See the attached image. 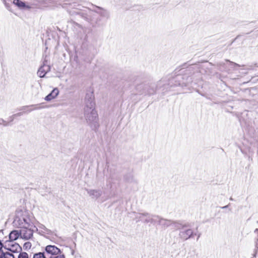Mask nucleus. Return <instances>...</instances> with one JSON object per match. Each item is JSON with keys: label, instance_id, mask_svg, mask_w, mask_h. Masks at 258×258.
<instances>
[{"label": "nucleus", "instance_id": "1", "mask_svg": "<svg viewBox=\"0 0 258 258\" xmlns=\"http://www.w3.org/2000/svg\"><path fill=\"white\" fill-rule=\"evenodd\" d=\"M95 107L93 92L87 93L85 98L84 116L87 122L93 130L97 129L99 126L98 114Z\"/></svg>", "mask_w": 258, "mask_h": 258}, {"label": "nucleus", "instance_id": "2", "mask_svg": "<svg viewBox=\"0 0 258 258\" xmlns=\"http://www.w3.org/2000/svg\"><path fill=\"white\" fill-rule=\"evenodd\" d=\"M14 223L19 228H29L33 226L30 217L26 212L21 217H17Z\"/></svg>", "mask_w": 258, "mask_h": 258}, {"label": "nucleus", "instance_id": "3", "mask_svg": "<svg viewBox=\"0 0 258 258\" xmlns=\"http://www.w3.org/2000/svg\"><path fill=\"white\" fill-rule=\"evenodd\" d=\"M158 216L151 215L148 213H138L135 216L136 222L142 221L144 223L155 224L158 219Z\"/></svg>", "mask_w": 258, "mask_h": 258}, {"label": "nucleus", "instance_id": "4", "mask_svg": "<svg viewBox=\"0 0 258 258\" xmlns=\"http://www.w3.org/2000/svg\"><path fill=\"white\" fill-rule=\"evenodd\" d=\"M170 83H173L174 82V86H187L191 82V78L189 77H188L186 80H185V78L182 77L181 75H177L176 76L175 78L172 79L170 81Z\"/></svg>", "mask_w": 258, "mask_h": 258}, {"label": "nucleus", "instance_id": "5", "mask_svg": "<svg viewBox=\"0 0 258 258\" xmlns=\"http://www.w3.org/2000/svg\"><path fill=\"white\" fill-rule=\"evenodd\" d=\"M4 248L12 252H18L21 250L19 244L14 241H6Z\"/></svg>", "mask_w": 258, "mask_h": 258}, {"label": "nucleus", "instance_id": "6", "mask_svg": "<svg viewBox=\"0 0 258 258\" xmlns=\"http://www.w3.org/2000/svg\"><path fill=\"white\" fill-rule=\"evenodd\" d=\"M196 233L194 231L188 227L187 229L183 228L181 230L179 233V237L183 240H186L192 238L194 235H196Z\"/></svg>", "mask_w": 258, "mask_h": 258}, {"label": "nucleus", "instance_id": "7", "mask_svg": "<svg viewBox=\"0 0 258 258\" xmlns=\"http://www.w3.org/2000/svg\"><path fill=\"white\" fill-rule=\"evenodd\" d=\"M165 81L166 80L165 79H162L158 82L157 85L155 84L154 83L147 84V88L146 89V93L145 94H154L156 92L157 89L158 87H160L161 85L163 83L165 82Z\"/></svg>", "mask_w": 258, "mask_h": 258}, {"label": "nucleus", "instance_id": "8", "mask_svg": "<svg viewBox=\"0 0 258 258\" xmlns=\"http://www.w3.org/2000/svg\"><path fill=\"white\" fill-rule=\"evenodd\" d=\"M225 61L227 62V63L222 62H219L218 64L219 70L221 71L228 72L230 70L228 67L234 69L235 67L239 66V64L230 61L229 60H226Z\"/></svg>", "mask_w": 258, "mask_h": 258}, {"label": "nucleus", "instance_id": "9", "mask_svg": "<svg viewBox=\"0 0 258 258\" xmlns=\"http://www.w3.org/2000/svg\"><path fill=\"white\" fill-rule=\"evenodd\" d=\"M21 228L20 233L22 238L28 240L33 236V230L31 229V227Z\"/></svg>", "mask_w": 258, "mask_h": 258}, {"label": "nucleus", "instance_id": "10", "mask_svg": "<svg viewBox=\"0 0 258 258\" xmlns=\"http://www.w3.org/2000/svg\"><path fill=\"white\" fill-rule=\"evenodd\" d=\"M50 70V67L47 64V60L45 59L43 62V64L39 69L37 74L40 78H43Z\"/></svg>", "mask_w": 258, "mask_h": 258}, {"label": "nucleus", "instance_id": "11", "mask_svg": "<svg viewBox=\"0 0 258 258\" xmlns=\"http://www.w3.org/2000/svg\"><path fill=\"white\" fill-rule=\"evenodd\" d=\"M46 255L49 256L48 255L51 254L50 256H54L58 254L60 252V249L55 245H49L45 247V248Z\"/></svg>", "mask_w": 258, "mask_h": 258}, {"label": "nucleus", "instance_id": "12", "mask_svg": "<svg viewBox=\"0 0 258 258\" xmlns=\"http://www.w3.org/2000/svg\"><path fill=\"white\" fill-rule=\"evenodd\" d=\"M86 191L89 196L92 199H97L102 195V190L101 189H87Z\"/></svg>", "mask_w": 258, "mask_h": 258}, {"label": "nucleus", "instance_id": "13", "mask_svg": "<svg viewBox=\"0 0 258 258\" xmlns=\"http://www.w3.org/2000/svg\"><path fill=\"white\" fill-rule=\"evenodd\" d=\"M13 3L17 6L19 9L22 10H27L31 9V7L26 5L25 2L21 0H13Z\"/></svg>", "mask_w": 258, "mask_h": 258}, {"label": "nucleus", "instance_id": "14", "mask_svg": "<svg viewBox=\"0 0 258 258\" xmlns=\"http://www.w3.org/2000/svg\"><path fill=\"white\" fill-rule=\"evenodd\" d=\"M158 219L156 223H158L160 225L162 226L164 228H167L172 225L173 221L163 219L158 216Z\"/></svg>", "mask_w": 258, "mask_h": 258}, {"label": "nucleus", "instance_id": "15", "mask_svg": "<svg viewBox=\"0 0 258 258\" xmlns=\"http://www.w3.org/2000/svg\"><path fill=\"white\" fill-rule=\"evenodd\" d=\"M147 88V84L144 83L137 85L136 87V90L137 92V94L140 95L145 94L146 93V89Z\"/></svg>", "mask_w": 258, "mask_h": 258}, {"label": "nucleus", "instance_id": "16", "mask_svg": "<svg viewBox=\"0 0 258 258\" xmlns=\"http://www.w3.org/2000/svg\"><path fill=\"white\" fill-rule=\"evenodd\" d=\"M96 8L100 11H98L97 10H94L95 12L97 13L102 17H104L107 19L109 18L110 15L108 11L99 7H96Z\"/></svg>", "mask_w": 258, "mask_h": 258}, {"label": "nucleus", "instance_id": "17", "mask_svg": "<svg viewBox=\"0 0 258 258\" xmlns=\"http://www.w3.org/2000/svg\"><path fill=\"white\" fill-rule=\"evenodd\" d=\"M20 236V231L18 230H13L10 232L9 235V240L8 241H15L17 240Z\"/></svg>", "mask_w": 258, "mask_h": 258}, {"label": "nucleus", "instance_id": "18", "mask_svg": "<svg viewBox=\"0 0 258 258\" xmlns=\"http://www.w3.org/2000/svg\"><path fill=\"white\" fill-rule=\"evenodd\" d=\"M58 93L59 91L57 88L54 89L51 93H50L45 97V100L46 101H50L51 100L56 97L58 94Z\"/></svg>", "mask_w": 258, "mask_h": 258}, {"label": "nucleus", "instance_id": "19", "mask_svg": "<svg viewBox=\"0 0 258 258\" xmlns=\"http://www.w3.org/2000/svg\"><path fill=\"white\" fill-rule=\"evenodd\" d=\"M172 225H174L176 229H179L180 231L183 228H187L190 227L188 224H182L179 223L174 222H173Z\"/></svg>", "mask_w": 258, "mask_h": 258}, {"label": "nucleus", "instance_id": "20", "mask_svg": "<svg viewBox=\"0 0 258 258\" xmlns=\"http://www.w3.org/2000/svg\"><path fill=\"white\" fill-rule=\"evenodd\" d=\"M1 256L2 258H15L14 255L9 252L2 251Z\"/></svg>", "mask_w": 258, "mask_h": 258}, {"label": "nucleus", "instance_id": "21", "mask_svg": "<svg viewBox=\"0 0 258 258\" xmlns=\"http://www.w3.org/2000/svg\"><path fill=\"white\" fill-rule=\"evenodd\" d=\"M48 256L45 254L44 252H38L33 255V258H47Z\"/></svg>", "mask_w": 258, "mask_h": 258}, {"label": "nucleus", "instance_id": "22", "mask_svg": "<svg viewBox=\"0 0 258 258\" xmlns=\"http://www.w3.org/2000/svg\"><path fill=\"white\" fill-rule=\"evenodd\" d=\"M36 106H37V105H30V106H25L22 107V108L20 110L25 109L26 108H29V107H35V108H34L33 109H31L28 110V111L30 112V111H32L33 110L38 109L39 108V107H36Z\"/></svg>", "mask_w": 258, "mask_h": 258}, {"label": "nucleus", "instance_id": "23", "mask_svg": "<svg viewBox=\"0 0 258 258\" xmlns=\"http://www.w3.org/2000/svg\"><path fill=\"white\" fill-rule=\"evenodd\" d=\"M18 258H28V254L25 252H21L18 255Z\"/></svg>", "mask_w": 258, "mask_h": 258}, {"label": "nucleus", "instance_id": "24", "mask_svg": "<svg viewBox=\"0 0 258 258\" xmlns=\"http://www.w3.org/2000/svg\"><path fill=\"white\" fill-rule=\"evenodd\" d=\"M3 124L5 126H8L9 125V122H7L3 118H0V125Z\"/></svg>", "mask_w": 258, "mask_h": 258}, {"label": "nucleus", "instance_id": "25", "mask_svg": "<svg viewBox=\"0 0 258 258\" xmlns=\"http://www.w3.org/2000/svg\"><path fill=\"white\" fill-rule=\"evenodd\" d=\"M23 247L25 249H30L31 247V243L30 242H25Z\"/></svg>", "mask_w": 258, "mask_h": 258}, {"label": "nucleus", "instance_id": "26", "mask_svg": "<svg viewBox=\"0 0 258 258\" xmlns=\"http://www.w3.org/2000/svg\"><path fill=\"white\" fill-rule=\"evenodd\" d=\"M254 233H255L257 234V237L256 238V240L255 241V248L256 249H258V228H256L254 230Z\"/></svg>", "mask_w": 258, "mask_h": 258}, {"label": "nucleus", "instance_id": "27", "mask_svg": "<svg viewBox=\"0 0 258 258\" xmlns=\"http://www.w3.org/2000/svg\"><path fill=\"white\" fill-rule=\"evenodd\" d=\"M47 258H65L64 255L63 254L59 255H54V256H50Z\"/></svg>", "mask_w": 258, "mask_h": 258}, {"label": "nucleus", "instance_id": "28", "mask_svg": "<svg viewBox=\"0 0 258 258\" xmlns=\"http://www.w3.org/2000/svg\"><path fill=\"white\" fill-rule=\"evenodd\" d=\"M4 246H5V245H4L1 241L0 240V254L2 253V251H4L3 250H2V248H4Z\"/></svg>", "mask_w": 258, "mask_h": 258}, {"label": "nucleus", "instance_id": "29", "mask_svg": "<svg viewBox=\"0 0 258 258\" xmlns=\"http://www.w3.org/2000/svg\"><path fill=\"white\" fill-rule=\"evenodd\" d=\"M16 117L15 116L14 114L10 116L9 117V119H10V121L9 122V123L13 121L14 119V118H15Z\"/></svg>", "mask_w": 258, "mask_h": 258}, {"label": "nucleus", "instance_id": "30", "mask_svg": "<svg viewBox=\"0 0 258 258\" xmlns=\"http://www.w3.org/2000/svg\"><path fill=\"white\" fill-rule=\"evenodd\" d=\"M23 114V112H18L16 114H14V115L15 117H17V116H20L22 115Z\"/></svg>", "mask_w": 258, "mask_h": 258}, {"label": "nucleus", "instance_id": "31", "mask_svg": "<svg viewBox=\"0 0 258 258\" xmlns=\"http://www.w3.org/2000/svg\"><path fill=\"white\" fill-rule=\"evenodd\" d=\"M40 228L43 229L45 230H46L47 231H48L49 230L45 227V226L43 225H41V226H40Z\"/></svg>", "mask_w": 258, "mask_h": 258}, {"label": "nucleus", "instance_id": "32", "mask_svg": "<svg viewBox=\"0 0 258 258\" xmlns=\"http://www.w3.org/2000/svg\"><path fill=\"white\" fill-rule=\"evenodd\" d=\"M229 205H226V206H223L222 207H221L222 209H226L228 207H229Z\"/></svg>", "mask_w": 258, "mask_h": 258}, {"label": "nucleus", "instance_id": "33", "mask_svg": "<svg viewBox=\"0 0 258 258\" xmlns=\"http://www.w3.org/2000/svg\"><path fill=\"white\" fill-rule=\"evenodd\" d=\"M6 6L7 7V9H8L9 11H11V10H10V9H9V7L7 6V4H6Z\"/></svg>", "mask_w": 258, "mask_h": 258}, {"label": "nucleus", "instance_id": "34", "mask_svg": "<svg viewBox=\"0 0 258 258\" xmlns=\"http://www.w3.org/2000/svg\"><path fill=\"white\" fill-rule=\"evenodd\" d=\"M201 236V234H199L198 235V238H197V240H198L199 238Z\"/></svg>", "mask_w": 258, "mask_h": 258}, {"label": "nucleus", "instance_id": "35", "mask_svg": "<svg viewBox=\"0 0 258 258\" xmlns=\"http://www.w3.org/2000/svg\"><path fill=\"white\" fill-rule=\"evenodd\" d=\"M230 200H231V201H233V199H232V197H231V198H230Z\"/></svg>", "mask_w": 258, "mask_h": 258}]
</instances>
